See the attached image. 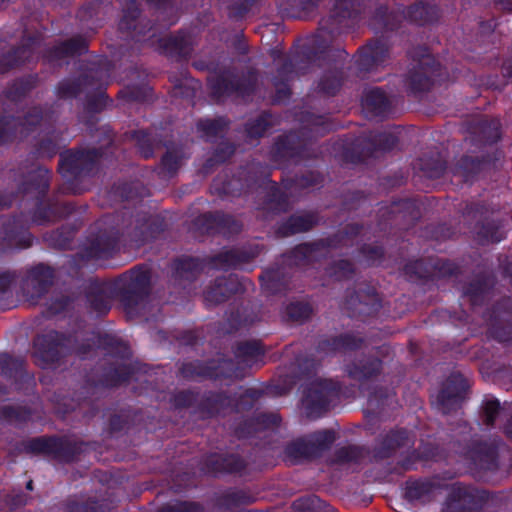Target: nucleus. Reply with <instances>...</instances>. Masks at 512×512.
I'll use <instances>...</instances> for the list:
<instances>
[{
    "mask_svg": "<svg viewBox=\"0 0 512 512\" xmlns=\"http://www.w3.org/2000/svg\"><path fill=\"white\" fill-rule=\"evenodd\" d=\"M111 67L106 59L100 69L94 70V79L85 91V103L79 120L83 123L97 147H73L59 155L58 171L65 180V190L72 194H82L87 188L84 181L92 178L99 169L103 158L113 157L117 146L115 133L110 125L97 127L100 114L113 101L106 93Z\"/></svg>",
    "mask_w": 512,
    "mask_h": 512,
    "instance_id": "1",
    "label": "nucleus"
},
{
    "mask_svg": "<svg viewBox=\"0 0 512 512\" xmlns=\"http://www.w3.org/2000/svg\"><path fill=\"white\" fill-rule=\"evenodd\" d=\"M365 0H335L331 13L319 21V28L294 55L293 59H285L276 69L272 83H291L296 65L308 68L317 61L324 59L336 36L344 33L350 22L361 14Z\"/></svg>",
    "mask_w": 512,
    "mask_h": 512,
    "instance_id": "2",
    "label": "nucleus"
},
{
    "mask_svg": "<svg viewBox=\"0 0 512 512\" xmlns=\"http://www.w3.org/2000/svg\"><path fill=\"white\" fill-rule=\"evenodd\" d=\"M151 281L152 271L147 264H138L110 281L93 280L85 290L88 312L103 317L116 298L130 318L136 317L150 295Z\"/></svg>",
    "mask_w": 512,
    "mask_h": 512,
    "instance_id": "3",
    "label": "nucleus"
},
{
    "mask_svg": "<svg viewBox=\"0 0 512 512\" xmlns=\"http://www.w3.org/2000/svg\"><path fill=\"white\" fill-rule=\"evenodd\" d=\"M264 249V245L249 243L238 248L224 249L207 258L179 256L171 262V281L175 286L185 290L200 276L207 265L224 271L240 268L257 258Z\"/></svg>",
    "mask_w": 512,
    "mask_h": 512,
    "instance_id": "4",
    "label": "nucleus"
},
{
    "mask_svg": "<svg viewBox=\"0 0 512 512\" xmlns=\"http://www.w3.org/2000/svg\"><path fill=\"white\" fill-rule=\"evenodd\" d=\"M51 179V170L39 166L28 172L17 187V196L35 202L31 220L37 225L55 222L75 211V205L71 202H60L55 197L46 199Z\"/></svg>",
    "mask_w": 512,
    "mask_h": 512,
    "instance_id": "5",
    "label": "nucleus"
},
{
    "mask_svg": "<svg viewBox=\"0 0 512 512\" xmlns=\"http://www.w3.org/2000/svg\"><path fill=\"white\" fill-rule=\"evenodd\" d=\"M193 67L209 72L207 86L210 96L217 102L235 96L245 99L257 91L258 72L255 68L240 71L235 66L220 67L215 61L197 60Z\"/></svg>",
    "mask_w": 512,
    "mask_h": 512,
    "instance_id": "6",
    "label": "nucleus"
},
{
    "mask_svg": "<svg viewBox=\"0 0 512 512\" xmlns=\"http://www.w3.org/2000/svg\"><path fill=\"white\" fill-rule=\"evenodd\" d=\"M440 15V8L436 4L427 3L423 0L403 9L390 8L385 4H380L375 8L370 18V26L377 33L392 32L400 27L404 18L418 26H424L437 22Z\"/></svg>",
    "mask_w": 512,
    "mask_h": 512,
    "instance_id": "7",
    "label": "nucleus"
},
{
    "mask_svg": "<svg viewBox=\"0 0 512 512\" xmlns=\"http://www.w3.org/2000/svg\"><path fill=\"white\" fill-rule=\"evenodd\" d=\"M271 175L269 165L253 160L240 166L232 176L226 172L217 175L212 181L211 192L220 198L239 197L259 189Z\"/></svg>",
    "mask_w": 512,
    "mask_h": 512,
    "instance_id": "8",
    "label": "nucleus"
},
{
    "mask_svg": "<svg viewBox=\"0 0 512 512\" xmlns=\"http://www.w3.org/2000/svg\"><path fill=\"white\" fill-rule=\"evenodd\" d=\"M413 63L405 75L407 92L419 96L431 90L436 82L446 79L447 73L426 46L410 52Z\"/></svg>",
    "mask_w": 512,
    "mask_h": 512,
    "instance_id": "9",
    "label": "nucleus"
},
{
    "mask_svg": "<svg viewBox=\"0 0 512 512\" xmlns=\"http://www.w3.org/2000/svg\"><path fill=\"white\" fill-rule=\"evenodd\" d=\"M120 233L116 227L98 228L76 254L70 255L65 266L69 275H78L91 260H108L119 251Z\"/></svg>",
    "mask_w": 512,
    "mask_h": 512,
    "instance_id": "10",
    "label": "nucleus"
},
{
    "mask_svg": "<svg viewBox=\"0 0 512 512\" xmlns=\"http://www.w3.org/2000/svg\"><path fill=\"white\" fill-rule=\"evenodd\" d=\"M73 335L70 333L49 330L37 334L32 340L31 357L41 369L56 368L72 355Z\"/></svg>",
    "mask_w": 512,
    "mask_h": 512,
    "instance_id": "11",
    "label": "nucleus"
},
{
    "mask_svg": "<svg viewBox=\"0 0 512 512\" xmlns=\"http://www.w3.org/2000/svg\"><path fill=\"white\" fill-rule=\"evenodd\" d=\"M25 453L44 455L62 464L78 461L84 451L85 443L65 435H43L22 442Z\"/></svg>",
    "mask_w": 512,
    "mask_h": 512,
    "instance_id": "12",
    "label": "nucleus"
},
{
    "mask_svg": "<svg viewBox=\"0 0 512 512\" xmlns=\"http://www.w3.org/2000/svg\"><path fill=\"white\" fill-rule=\"evenodd\" d=\"M260 395L261 392L254 388L246 389L237 398L225 391L199 392V402L196 405L195 414H198L201 419H211L228 409L247 411L253 408Z\"/></svg>",
    "mask_w": 512,
    "mask_h": 512,
    "instance_id": "13",
    "label": "nucleus"
},
{
    "mask_svg": "<svg viewBox=\"0 0 512 512\" xmlns=\"http://www.w3.org/2000/svg\"><path fill=\"white\" fill-rule=\"evenodd\" d=\"M344 246L342 234L337 231L325 238L297 244L283 253V257L290 265L310 266L328 259L331 250L341 249Z\"/></svg>",
    "mask_w": 512,
    "mask_h": 512,
    "instance_id": "14",
    "label": "nucleus"
},
{
    "mask_svg": "<svg viewBox=\"0 0 512 512\" xmlns=\"http://www.w3.org/2000/svg\"><path fill=\"white\" fill-rule=\"evenodd\" d=\"M179 374L188 381L222 380L241 376L234 360L224 357L183 362Z\"/></svg>",
    "mask_w": 512,
    "mask_h": 512,
    "instance_id": "15",
    "label": "nucleus"
},
{
    "mask_svg": "<svg viewBox=\"0 0 512 512\" xmlns=\"http://www.w3.org/2000/svg\"><path fill=\"white\" fill-rule=\"evenodd\" d=\"M398 144V138L392 133L373 132L363 133L356 137L343 153L345 161L352 164L364 163L374 157L377 152H389Z\"/></svg>",
    "mask_w": 512,
    "mask_h": 512,
    "instance_id": "16",
    "label": "nucleus"
},
{
    "mask_svg": "<svg viewBox=\"0 0 512 512\" xmlns=\"http://www.w3.org/2000/svg\"><path fill=\"white\" fill-rule=\"evenodd\" d=\"M341 386L331 379L313 381L305 390L302 404L306 416L311 419L322 417L333 401L339 398Z\"/></svg>",
    "mask_w": 512,
    "mask_h": 512,
    "instance_id": "17",
    "label": "nucleus"
},
{
    "mask_svg": "<svg viewBox=\"0 0 512 512\" xmlns=\"http://www.w3.org/2000/svg\"><path fill=\"white\" fill-rule=\"evenodd\" d=\"M487 490L472 485L455 483L451 486L442 506V512H479L492 499Z\"/></svg>",
    "mask_w": 512,
    "mask_h": 512,
    "instance_id": "18",
    "label": "nucleus"
},
{
    "mask_svg": "<svg viewBox=\"0 0 512 512\" xmlns=\"http://www.w3.org/2000/svg\"><path fill=\"white\" fill-rule=\"evenodd\" d=\"M29 229V218L23 212L14 216H0V250L27 249L31 247L34 236Z\"/></svg>",
    "mask_w": 512,
    "mask_h": 512,
    "instance_id": "19",
    "label": "nucleus"
},
{
    "mask_svg": "<svg viewBox=\"0 0 512 512\" xmlns=\"http://www.w3.org/2000/svg\"><path fill=\"white\" fill-rule=\"evenodd\" d=\"M506 449L504 441L495 436L487 440H473L465 449L464 456L476 468L495 472L499 467V454Z\"/></svg>",
    "mask_w": 512,
    "mask_h": 512,
    "instance_id": "20",
    "label": "nucleus"
},
{
    "mask_svg": "<svg viewBox=\"0 0 512 512\" xmlns=\"http://www.w3.org/2000/svg\"><path fill=\"white\" fill-rule=\"evenodd\" d=\"M271 160L278 164H298L311 157L307 142L296 132L279 135L270 151Z\"/></svg>",
    "mask_w": 512,
    "mask_h": 512,
    "instance_id": "21",
    "label": "nucleus"
},
{
    "mask_svg": "<svg viewBox=\"0 0 512 512\" xmlns=\"http://www.w3.org/2000/svg\"><path fill=\"white\" fill-rule=\"evenodd\" d=\"M119 30L127 39L139 43L145 42L146 39L154 37L156 34L152 22L141 17L137 0H125Z\"/></svg>",
    "mask_w": 512,
    "mask_h": 512,
    "instance_id": "22",
    "label": "nucleus"
},
{
    "mask_svg": "<svg viewBox=\"0 0 512 512\" xmlns=\"http://www.w3.org/2000/svg\"><path fill=\"white\" fill-rule=\"evenodd\" d=\"M469 389L467 379L459 372L451 373L442 383L435 404L443 414H449L462 407Z\"/></svg>",
    "mask_w": 512,
    "mask_h": 512,
    "instance_id": "23",
    "label": "nucleus"
},
{
    "mask_svg": "<svg viewBox=\"0 0 512 512\" xmlns=\"http://www.w3.org/2000/svg\"><path fill=\"white\" fill-rule=\"evenodd\" d=\"M382 307L377 290L369 285L348 293L345 309L350 318L365 322L368 317L375 316Z\"/></svg>",
    "mask_w": 512,
    "mask_h": 512,
    "instance_id": "24",
    "label": "nucleus"
},
{
    "mask_svg": "<svg viewBox=\"0 0 512 512\" xmlns=\"http://www.w3.org/2000/svg\"><path fill=\"white\" fill-rule=\"evenodd\" d=\"M248 461L238 453H210L202 461L201 470L209 476L233 475L242 477L247 473Z\"/></svg>",
    "mask_w": 512,
    "mask_h": 512,
    "instance_id": "25",
    "label": "nucleus"
},
{
    "mask_svg": "<svg viewBox=\"0 0 512 512\" xmlns=\"http://www.w3.org/2000/svg\"><path fill=\"white\" fill-rule=\"evenodd\" d=\"M415 445V436L406 428H393L380 433L372 448V457L376 461L393 457L401 449H410Z\"/></svg>",
    "mask_w": 512,
    "mask_h": 512,
    "instance_id": "26",
    "label": "nucleus"
},
{
    "mask_svg": "<svg viewBox=\"0 0 512 512\" xmlns=\"http://www.w3.org/2000/svg\"><path fill=\"white\" fill-rule=\"evenodd\" d=\"M193 228L205 235L222 234L237 235L242 231V223L232 215L222 211L206 212L198 215L192 221Z\"/></svg>",
    "mask_w": 512,
    "mask_h": 512,
    "instance_id": "27",
    "label": "nucleus"
},
{
    "mask_svg": "<svg viewBox=\"0 0 512 512\" xmlns=\"http://www.w3.org/2000/svg\"><path fill=\"white\" fill-rule=\"evenodd\" d=\"M489 320L488 334L500 343L512 341V298L503 297L484 315Z\"/></svg>",
    "mask_w": 512,
    "mask_h": 512,
    "instance_id": "28",
    "label": "nucleus"
},
{
    "mask_svg": "<svg viewBox=\"0 0 512 512\" xmlns=\"http://www.w3.org/2000/svg\"><path fill=\"white\" fill-rule=\"evenodd\" d=\"M106 58H97L93 61L83 63L80 66V74L77 77L65 78L61 80L55 89L56 96L59 99H74L84 94L94 79V70H98L103 65Z\"/></svg>",
    "mask_w": 512,
    "mask_h": 512,
    "instance_id": "29",
    "label": "nucleus"
},
{
    "mask_svg": "<svg viewBox=\"0 0 512 512\" xmlns=\"http://www.w3.org/2000/svg\"><path fill=\"white\" fill-rule=\"evenodd\" d=\"M245 292V280L235 274L219 276L206 287L203 292L208 308L224 303L232 296H240Z\"/></svg>",
    "mask_w": 512,
    "mask_h": 512,
    "instance_id": "30",
    "label": "nucleus"
},
{
    "mask_svg": "<svg viewBox=\"0 0 512 512\" xmlns=\"http://www.w3.org/2000/svg\"><path fill=\"white\" fill-rule=\"evenodd\" d=\"M117 501L111 494H73L60 503L62 512H112Z\"/></svg>",
    "mask_w": 512,
    "mask_h": 512,
    "instance_id": "31",
    "label": "nucleus"
},
{
    "mask_svg": "<svg viewBox=\"0 0 512 512\" xmlns=\"http://www.w3.org/2000/svg\"><path fill=\"white\" fill-rule=\"evenodd\" d=\"M146 373V365L133 362L105 363L97 384L103 388H116L128 383L138 373Z\"/></svg>",
    "mask_w": 512,
    "mask_h": 512,
    "instance_id": "32",
    "label": "nucleus"
},
{
    "mask_svg": "<svg viewBox=\"0 0 512 512\" xmlns=\"http://www.w3.org/2000/svg\"><path fill=\"white\" fill-rule=\"evenodd\" d=\"M390 57L387 41L375 39L358 49L355 65L359 73H368L383 66Z\"/></svg>",
    "mask_w": 512,
    "mask_h": 512,
    "instance_id": "33",
    "label": "nucleus"
},
{
    "mask_svg": "<svg viewBox=\"0 0 512 512\" xmlns=\"http://www.w3.org/2000/svg\"><path fill=\"white\" fill-rule=\"evenodd\" d=\"M56 277L55 269L45 263H38L27 271L23 291L32 300H38L48 293Z\"/></svg>",
    "mask_w": 512,
    "mask_h": 512,
    "instance_id": "34",
    "label": "nucleus"
},
{
    "mask_svg": "<svg viewBox=\"0 0 512 512\" xmlns=\"http://www.w3.org/2000/svg\"><path fill=\"white\" fill-rule=\"evenodd\" d=\"M39 44L40 41L37 36L23 38L18 46L0 56V74H5L12 69L37 60Z\"/></svg>",
    "mask_w": 512,
    "mask_h": 512,
    "instance_id": "35",
    "label": "nucleus"
},
{
    "mask_svg": "<svg viewBox=\"0 0 512 512\" xmlns=\"http://www.w3.org/2000/svg\"><path fill=\"white\" fill-rule=\"evenodd\" d=\"M282 263H275L262 271L259 275L262 290L269 295H277L285 293L289 286L290 276L287 267H295L290 265L288 261L281 255Z\"/></svg>",
    "mask_w": 512,
    "mask_h": 512,
    "instance_id": "36",
    "label": "nucleus"
},
{
    "mask_svg": "<svg viewBox=\"0 0 512 512\" xmlns=\"http://www.w3.org/2000/svg\"><path fill=\"white\" fill-rule=\"evenodd\" d=\"M319 223L320 218L317 212L294 213L277 223L275 235L279 238H286L296 234L307 233L318 226Z\"/></svg>",
    "mask_w": 512,
    "mask_h": 512,
    "instance_id": "37",
    "label": "nucleus"
},
{
    "mask_svg": "<svg viewBox=\"0 0 512 512\" xmlns=\"http://www.w3.org/2000/svg\"><path fill=\"white\" fill-rule=\"evenodd\" d=\"M166 229V221L159 215L137 218L136 225L130 233V239L138 247L157 239Z\"/></svg>",
    "mask_w": 512,
    "mask_h": 512,
    "instance_id": "38",
    "label": "nucleus"
},
{
    "mask_svg": "<svg viewBox=\"0 0 512 512\" xmlns=\"http://www.w3.org/2000/svg\"><path fill=\"white\" fill-rule=\"evenodd\" d=\"M363 343L364 339L362 337L356 336L353 333H342L336 336L320 338L315 350L322 356H331L338 352L358 350Z\"/></svg>",
    "mask_w": 512,
    "mask_h": 512,
    "instance_id": "39",
    "label": "nucleus"
},
{
    "mask_svg": "<svg viewBox=\"0 0 512 512\" xmlns=\"http://www.w3.org/2000/svg\"><path fill=\"white\" fill-rule=\"evenodd\" d=\"M439 488V483L429 477H409L403 487V497L409 503L426 504L430 502Z\"/></svg>",
    "mask_w": 512,
    "mask_h": 512,
    "instance_id": "40",
    "label": "nucleus"
},
{
    "mask_svg": "<svg viewBox=\"0 0 512 512\" xmlns=\"http://www.w3.org/2000/svg\"><path fill=\"white\" fill-rule=\"evenodd\" d=\"M0 370L1 375L11 381L17 391L26 389L34 381L33 375L25 369V361L9 354L0 356Z\"/></svg>",
    "mask_w": 512,
    "mask_h": 512,
    "instance_id": "41",
    "label": "nucleus"
},
{
    "mask_svg": "<svg viewBox=\"0 0 512 512\" xmlns=\"http://www.w3.org/2000/svg\"><path fill=\"white\" fill-rule=\"evenodd\" d=\"M347 375L360 383L375 380L383 371V361L374 355H365L346 365Z\"/></svg>",
    "mask_w": 512,
    "mask_h": 512,
    "instance_id": "42",
    "label": "nucleus"
},
{
    "mask_svg": "<svg viewBox=\"0 0 512 512\" xmlns=\"http://www.w3.org/2000/svg\"><path fill=\"white\" fill-rule=\"evenodd\" d=\"M158 47L162 54L178 62L186 61L193 51L191 38L183 31L159 38Z\"/></svg>",
    "mask_w": 512,
    "mask_h": 512,
    "instance_id": "43",
    "label": "nucleus"
},
{
    "mask_svg": "<svg viewBox=\"0 0 512 512\" xmlns=\"http://www.w3.org/2000/svg\"><path fill=\"white\" fill-rule=\"evenodd\" d=\"M362 108L369 118L385 119L391 112V102L379 87L368 89L362 97Z\"/></svg>",
    "mask_w": 512,
    "mask_h": 512,
    "instance_id": "44",
    "label": "nucleus"
},
{
    "mask_svg": "<svg viewBox=\"0 0 512 512\" xmlns=\"http://www.w3.org/2000/svg\"><path fill=\"white\" fill-rule=\"evenodd\" d=\"M501 128L498 118L483 117L471 125L473 141L478 145H493L501 139Z\"/></svg>",
    "mask_w": 512,
    "mask_h": 512,
    "instance_id": "45",
    "label": "nucleus"
},
{
    "mask_svg": "<svg viewBox=\"0 0 512 512\" xmlns=\"http://www.w3.org/2000/svg\"><path fill=\"white\" fill-rule=\"evenodd\" d=\"M230 125L231 121L226 116L203 117L196 121V131L205 142L214 143L226 135Z\"/></svg>",
    "mask_w": 512,
    "mask_h": 512,
    "instance_id": "46",
    "label": "nucleus"
},
{
    "mask_svg": "<svg viewBox=\"0 0 512 512\" xmlns=\"http://www.w3.org/2000/svg\"><path fill=\"white\" fill-rule=\"evenodd\" d=\"M280 11L289 18L309 20L323 0H277Z\"/></svg>",
    "mask_w": 512,
    "mask_h": 512,
    "instance_id": "47",
    "label": "nucleus"
},
{
    "mask_svg": "<svg viewBox=\"0 0 512 512\" xmlns=\"http://www.w3.org/2000/svg\"><path fill=\"white\" fill-rule=\"evenodd\" d=\"M259 188H264L265 197H264V206L265 208L276 212H285L289 208V195L288 191L283 188H280L278 182L273 181L271 176L268 179H265L262 182V185Z\"/></svg>",
    "mask_w": 512,
    "mask_h": 512,
    "instance_id": "48",
    "label": "nucleus"
},
{
    "mask_svg": "<svg viewBox=\"0 0 512 512\" xmlns=\"http://www.w3.org/2000/svg\"><path fill=\"white\" fill-rule=\"evenodd\" d=\"M413 168L428 179L441 178L446 169L447 162L438 151H430L420 156L413 164Z\"/></svg>",
    "mask_w": 512,
    "mask_h": 512,
    "instance_id": "49",
    "label": "nucleus"
},
{
    "mask_svg": "<svg viewBox=\"0 0 512 512\" xmlns=\"http://www.w3.org/2000/svg\"><path fill=\"white\" fill-rule=\"evenodd\" d=\"M493 285V277L489 275L477 276L464 287L462 297L467 298L472 310H475L476 307L484 304Z\"/></svg>",
    "mask_w": 512,
    "mask_h": 512,
    "instance_id": "50",
    "label": "nucleus"
},
{
    "mask_svg": "<svg viewBox=\"0 0 512 512\" xmlns=\"http://www.w3.org/2000/svg\"><path fill=\"white\" fill-rule=\"evenodd\" d=\"M345 79L342 67L335 62L334 66L326 69L317 81L316 91L324 96H335L341 89Z\"/></svg>",
    "mask_w": 512,
    "mask_h": 512,
    "instance_id": "51",
    "label": "nucleus"
},
{
    "mask_svg": "<svg viewBox=\"0 0 512 512\" xmlns=\"http://www.w3.org/2000/svg\"><path fill=\"white\" fill-rule=\"evenodd\" d=\"M98 347L105 352L106 356L116 360L126 361L132 356L130 346L121 338L104 333H98Z\"/></svg>",
    "mask_w": 512,
    "mask_h": 512,
    "instance_id": "52",
    "label": "nucleus"
},
{
    "mask_svg": "<svg viewBox=\"0 0 512 512\" xmlns=\"http://www.w3.org/2000/svg\"><path fill=\"white\" fill-rule=\"evenodd\" d=\"M98 347L105 352L106 356L116 360L126 361L132 356L130 346L121 338L104 333H98Z\"/></svg>",
    "mask_w": 512,
    "mask_h": 512,
    "instance_id": "53",
    "label": "nucleus"
},
{
    "mask_svg": "<svg viewBox=\"0 0 512 512\" xmlns=\"http://www.w3.org/2000/svg\"><path fill=\"white\" fill-rule=\"evenodd\" d=\"M39 81L38 74H28L16 78L8 85L3 94L10 102L19 103L38 86Z\"/></svg>",
    "mask_w": 512,
    "mask_h": 512,
    "instance_id": "54",
    "label": "nucleus"
},
{
    "mask_svg": "<svg viewBox=\"0 0 512 512\" xmlns=\"http://www.w3.org/2000/svg\"><path fill=\"white\" fill-rule=\"evenodd\" d=\"M264 353L265 351L260 341L251 340L239 342L236 345L234 351L235 358L237 359V362L234 361V363L238 367V371L241 373V376L237 377L236 379L242 378L244 376V373L240 367L241 364L251 367L259 357L264 355Z\"/></svg>",
    "mask_w": 512,
    "mask_h": 512,
    "instance_id": "55",
    "label": "nucleus"
},
{
    "mask_svg": "<svg viewBox=\"0 0 512 512\" xmlns=\"http://www.w3.org/2000/svg\"><path fill=\"white\" fill-rule=\"evenodd\" d=\"M226 315V322L229 326L228 332L232 333L256 322L259 319V310L253 306L249 307L241 304L237 308L230 307Z\"/></svg>",
    "mask_w": 512,
    "mask_h": 512,
    "instance_id": "56",
    "label": "nucleus"
},
{
    "mask_svg": "<svg viewBox=\"0 0 512 512\" xmlns=\"http://www.w3.org/2000/svg\"><path fill=\"white\" fill-rule=\"evenodd\" d=\"M72 412H77L78 414H81L83 419L90 420L97 415L99 407L94 402L86 399L75 402L74 399L63 398L57 403L56 413L61 418H67V416Z\"/></svg>",
    "mask_w": 512,
    "mask_h": 512,
    "instance_id": "57",
    "label": "nucleus"
},
{
    "mask_svg": "<svg viewBox=\"0 0 512 512\" xmlns=\"http://www.w3.org/2000/svg\"><path fill=\"white\" fill-rule=\"evenodd\" d=\"M257 498L249 489L228 488L221 493L216 499V505L227 510L240 506L251 505L256 502Z\"/></svg>",
    "mask_w": 512,
    "mask_h": 512,
    "instance_id": "58",
    "label": "nucleus"
},
{
    "mask_svg": "<svg viewBox=\"0 0 512 512\" xmlns=\"http://www.w3.org/2000/svg\"><path fill=\"white\" fill-rule=\"evenodd\" d=\"M388 219L395 223L400 224L398 219H403L407 223H414L419 217L420 212L417 209L415 203L410 199H399L393 201L390 207L387 209Z\"/></svg>",
    "mask_w": 512,
    "mask_h": 512,
    "instance_id": "59",
    "label": "nucleus"
},
{
    "mask_svg": "<svg viewBox=\"0 0 512 512\" xmlns=\"http://www.w3.org/2000/svg\"><path fill=\"white\" fill-rule=\"evenodd\" d=\"M403 273L407 280L413 283L433 282L431 258L407 262L403 267Z\"/></svg>",
    "mask_w": 512,
    "mask_h": 512,
    "instance_id": "60",
    "label": "nucleus"
},
{
    "mask_svg": "<svg viewBox=\"0 0 512 512\" xmlns=\"http://www.w3.org/2000/svg\"><path fill=\"white\" fill-rule=\"evenodd\" d=\"M185 158V152L182 147L173 146L168 148L161 157L159 175L168 178L175 176Z\"/></svg>",
    "mask_w": 512,
    "mask_h": 512,
    "instance_id": "61",
    "label": "nucleus"
},
{
    "mask_svg": "<svg viewBox=\"0 0 512 512\" xmlns=\"http://www.w3.org/2000/svg\"><path fill=\"white\" fill-rule=\"evenodd\" d=\"M284 459L291 464H297L303 460L316 459V457H314V453L308 439L298 438L285 446Z\"/></svg>",
    "mask_w": 512,
    "mask_h": 512,
    "instance_id": "62",
    "label": "nucleus"
},
{
    "mask_svg": "<svg viewBox=\"0 0 512 512\" xmlns=\"http://www.w3.org/2000/svg\"><path fill=\"white\" fill-rule=\"evenodd\" d=\"M323 181L324 177L320 172L309 170L294 177H282L280 183L285 190H294L319 186Z\"/></svg>",
    "mask_w": 512,
    "mask_h": 512,
    "instance_id": "63",
    "label": "nucleus"
},
{
    "mask_svg": "<svg viewBox=\"0 0 512 512\" xmlns=\"http://www.w3.org/2000/svg\"><path fill=\"white\" fill-rule=\"evenodd\" d=\"M272 127V114L270 111L265 110L244 124V133L248 139L258 140Z\"/></svg>",
    "mask_w": 512,
    "mask_h": 512,
    "instance_id": "64",
    "label": "nucleus"
}]
</instances>
